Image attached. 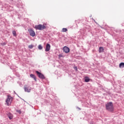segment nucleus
Segmentation results:
<instances>
[{"label": "nucleus", "instance_id": "nucleus-9", "mask_svg": "<svg viewBox=\"0 0 124 124\" xmlns=\"http://www.w3.org/2000/svg\"><path fill=\"white\" fill-rule=\"evenodd\" d=\"M30 77H31V78H33V79H34V80L36 81V77H35V76L34 75L31 74Z\"/></svg>", "mask_w": 124, "mask_h": 124}, {"label": "nucleus", "instance_id": "nucleus-14", "mask_svg": "<svg viewBox=\"0 0 124 124\" xmlns=\"http://www.w3.org/2000/svg\"><path fill=\"white\" fill-rule=\"evenodd\" d=\"M62 32H66V31H67V29H66V28H62Z\"/></svg>", "mask_w": 124, "mask_h": 124}, {"label": "nucleus", "instance_id": "nucleus-3", "mask_svg": "<svg viewBox=\"0 0 124 124\" xmlns=\"http://www.w3.org/2000/svg\"><path fill=\"white\" fill-rule=\"evenodd\" d=\"M12 102V97L11 96L8 95V97L6 100V104L7 105V106H9L11 105V103Z\"/></svg>", "mask_w": 124, "mask_h": 124}, {"label": "nucleus", "instance_id": "nucleus-11", "mask_svg": "<svg viewBox=\"0 0 124 124\" xmlns=\"http://www.w3.org/2000/svg\"><path fill=\"white\" fill-rule=\"evenodd\" d=\"M104 51V48L102 47H100L99 49V53H102Z\"/></svg>", "mask_w": 124, "mask_h": 124}, {"label": "nucleus", "instance_id": "nucleus-16", "mask_svg": "<svg viewBox=\"0 0 124 124\" xmlns=\"http://www.w3.org/2000/svg\"><path fill=\"white\" fill-rule=\"evenodd\" d=\"M13 34L14 36H17V35L16 34V31H13Z\"/></svg>", "mask_w": 124, "mask_h": 124}, {"label": "nucleus", "instance_id": "nucleus-7", "mask_svg": "<svg viewBox=\"0 0 124 124\" xmlns=\"http://www.w3.org/2000/svg\"><path fill=\"white\" fill-rule=\"evenodd\" d=\"M51 49V46L49 44H46L45 51L46 52H49Z\"/></svg>", "mask_w": 124, "mask_h": 124}, {"label": "nucleus", "instance_id": "nucleus-15", "mask_svg": "<svg viewBox=\"0 0 124 124\" xmlns=\"http://www.w3.org/2000/svg\"><path fill=\"white\" fill-rule=\"evenodd\" d=\"M38 48L39 50H42V49H43V47H42V46H41V45H39L38 46Z\"/></svg>", "mask_w": 124, "mask_h": 124}, {"label": "nucleus", "instance_id": "nucleus-6", "mask_svg": "<svg viewBox=\"0 0 124 124\" xmlns=\"http://www.w3.org/2000/svg\"><path fill=\"white\" fill-rule=\"evenodd\" d=\"M63 51L66 53H69L70 49L68 47L65 46L63 47Z\"/></svg>", "mask_w": 124, "mask_h": 124}, {"label": "nucleus", "instance_id": "nucleus-5", "mask_svg": "<svg viewBox=\"0 0 124 124\" xmlns=\"http://www.w3.org/2000/svg\"><path fill=\"white\" fill-rule=\"evenodd\" d=\"M28 31L30 34L31 36H32V37H34V36H35V32L33 31L31 29H28Z\"/></svg>", "mask_w": 124, "mask_h": 124}, {"label": "nucleus", "instance_id": "nucleus-8", "mask_svg": "<svg viewBox=\"0 0 124 124\" xmlns=\"http://www.w3.org/2000/svg\"><path fill=\"white\" fill-rule=\"evenodd\" d=\"M24 91H25V92H26L27 93H31V88H30L27 85H25L24 86Z\"/></svg>", "mask_w": 124, "mask_h": 124}, {"label": "nucleus", "instance_id": "nucleus-12", "mask_svg": "<svg viewBox=\"0 0 124 124\" xmlns=\"http://www.w3.org/2000/svg\"><path fill=\"white\" fill-rule=\"evenodd\" d=\"M119 67L120 68H124V62H121L119 64Z\"/></svg>", "mask_w": 124, "mask_h": 124}, {"label": "nucleus", "instance_id": "nucleus-1", "mask_svg": "<svg viewBox=\"0 0 124 124\" xmlns=\"http://www.w3.org/2000/svg\"><path fill=\"white\" fill-rule=\"evenodd\" d=\"M106 108L107 110H108V111H109L110 112H113V111H114V107L113 106L112 102L108 103L106 105Z\"/></svg>", "mask_w": 124, "mask_h": 124}, {"label": "nucleus", "instance_id": "nucleus-10", "mask_svg": "<svg viewBox=\"0 0 124 124\" xmlns=\"http://www.w3.org/2000/svg\"><path fill=\"white\" fill-rule=\"evenodd\" d=\"M8 116L10 120H12V119H13V115H12L11 113H9Z\"/></svg>", "mask_w": 124, "mask_h": 124}, {"label": "nucleus", "instance_id": "nucleus-18", "mask_svg": "<svg viewBox=\"0 0 124 124\" xmlns=\"http://www.w3.org/2000/svg\"><path fill=\"white\" fill-rule=\"evenodd\" d=\"M74 68L75 70L76 71H78V68L76 66H74Z\"/></svg>", "mask_w": 124, "mask_h": 124}, {"label": "nucleus", "instance_id": "nucleus-4", "mask_svg": "<svg viewBox=\"0 0 124 124\" xmlns=\"http://www.w3.org/2000/svg\"><path fill=\"white\" fill-rule=\"evenodd\" d=\"M36 73H37L39 78H40V79H45V77L44 76V75L41 74V73L39 72L38 71H36Z\"/></svg>", "mask_w": 124, "mask_h": 124}, {"label": "nucleus", "instance_id": "nucleus-13", "mask_svg": "<svg viewBox=\"0 0 124 124\" xmlns=\"http://www.w3.org/2000/svg\"><path fill=\"white\" fill-rule=\"evenodd\" d=\"M85 82L88 83V82H90V78L88 77L85 78Z\"/></svg>", "mask_w": 124, "mask_h": 124}, {"label": "nucleus", "instance_id": "nucleus-20", "mask_svg": "<svg viewBox=\"0 0 124 124\" xmlns=\"http://www.w3.org/2000/svg\"><path fill=\"white\" fill-rule=\"evenodd\" d=\"M3 45H6V43H4L3 44Z\"/></svg>", "mask_w": 124, "mask_h": 124}, {"label": "nucleus", "instance_id": "nucleus-2", "mask_svg": "<svg viewBox=\"0 0 124 124\" xmlns=\"http://www.w3.org/2000/svg\"><path fill=\"white\" fill-rule=\"evenodd\" d=\"M46 26L47 24L46 23L44 24L43 25L41 24H39L38 25H36L34 29L36 30H38V31H43V30H45V29H46Z\"/></svg>", "mask_w": 124, "mask_h": 124}, {"label": "nucleus", "instance_id": "nucleus-17", "mask_svg": "<svg viewBox=\"0 0 124 124\" xmlns=\"http://www.w3.org/2000/svg\"><path fill=\"white\" fill-rule=\"evenodd\" d=\"M29 49H32V48H33V46H32V45H29Z\"/></svg>", "mask_w": 124, "mask_h": 124}, {"label": "nucleus", "instance_id": "nucleus-19", "mask_svg": "<svg viewBox=\"0 0 124 124\" xmlns=\"http://www.w3.org/2000/svg\"><path fill=\"white\" fill-rule=\"evenodd\" d=\"M16 112L19 113V114H21L22 113L20 110H16Z\"/></svg>", "mask_w": 124, "mask_h": 124}]
</instances>
